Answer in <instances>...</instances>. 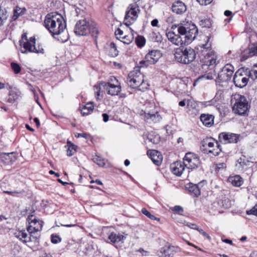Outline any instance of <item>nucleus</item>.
<instances>
[{"label": "nucleus", "instance_id": "f257e3e1", "mask_svg": "<svg viewBox=\"0 0 257 257\" xmlns=\"http://www.w3.org/2000/svg\"><path fill=\"white\" fill-rule=\"evenodd\" d=\"M177 27L179 35L176 34L172 31L166 33L168 40L177 46L190 44L195 39L198 33V29L193 24H179Z\"/></svg>", "mask_w": 257, "mask_h": 257}, {"label": "nucleus", "instance_id": "f03ea898", "mask_svg": "<svg viewBox=\"0 0 257 257\" xmlns=\"http://www.w3.org/2000/svg\"><path fill=\"white\" fill-rule=\"evenodd\" d=\"M103 89L106 90L107 94L111 96L118 95L121 91L120 82L113 76L109 77L107 82H100L94 86L93 90L97 100L99 99Z\"/></svg>", "mask_w": 257, "mask_h": 257}, {"label": "nucleus", "instance_id": "7ed1b4c3", "mask_svg": "<svg viewBox=\"0 0 257 257\" xmlns=\"http://www.w3.org/2000/svg\"><path fill=\"white\" fill-rule=\"evenodd\" d=\"M207 42L200 45L201 50L199 54L202 68L206 70L208 67L214 68L216 64L217 55L212 49L211 43L209 42V37H206Z\"/></svg>", "mask_w": 257, "mask_h": 257}, {"label": "nucleus", "instance_id": "20e7f679", "mask_svg": "<svg viewBox=\"0 0 257 257\" xmlns=\"http://www.w3.org/2000/svg\"><path fill=\"white\" fill-rule=\"evenodd\" d=\"M19 43L21 47V52L22 53H35L43 54L44 53V49L42 46L38 45L37 47H36L35 37H32L29 39H28L26 33L22 35L21 39L19 41Z\"/></svg>", "mask_w": 257, "mask_h": 257}, {"label": "nucleus", "instance_id": "39448f33", "mask_svg": "<svg viewBox=\"0 0 257 257\" xmlns=\"http://www.w3.org/2000/svg\"><path fill=\"white\" fill-rule=\"evenodd\" d=\"M185 46H180L179 48L176 49L174 56L177 62L186 64L194 60L196 58V53L193 48Z\"/></svg>", "mask_w": 257, "mask_h": 257}, {"label": "nucleus", "instance_id": "423d86ee", "mask_svg": "<svg viewBox=\"0 0 257 257\" xmlns=\"http://www.w3.org/2000/svg\"><path fill=\"white\" fill-rule=\"evenodd\" d=\"M127 82L128 85L132 88H138L142 91H144L149 87V84L144 81L143 74L138 70L133 71L128 74Z\"/></svg>", "mask_w": 257, "mask_h": 257}, {"label": "nucleus", "instance_id": "0eeeda50", "mask_svg": "<svg viewBox=\"0 0 257 257\" xmlns=\"http://www.w3.org/2000/svg\"><path fill=\"white\" fill-rule=\"evenodd\" d=\"M231 104L234 112L238 115H243L248 109L249 105L245 96L236 93L232 96Z\"/></svg>", "mask_w": 257, "mask_h": 257}, {"label": "nucleus", "instance_id": "6e6552de", "mask_svg": "<svg viewBox=\"0 0 257 257\" xmlns=\"http://www.w3.org/2000/svg\"><path fill=\"white\" fill-rule=\"evenodd\" d=\"M140 12L139 7L136 3L130 4L125 12L124 24L128 26L134 23L137 20Z\"/></svg>", "mask_w": 257, "mask_h": 257}, {"label": "nucleus", "instance_id": "1a4fd4ad", "mask_svg": "<svg viewBox=\"0 0 257 257\" xmlns=\"http://www.w3.org/2000/svg\"><path fill=\"white\" fill-rule=\"evenodd\" d=\"M202 147L206 153L212 154L214 156H218L221 152L220 145L211 138L204 140L202 143Z\"/></svg>", "mask_w": 257, "mask_h": 257}, {"label": "nucleus", "instance_id": "9d476101", "mask_svg": "<svg viewBox=\"0 0 257 257\" xmlns=\"http://www.w3.org/2000/svg\"><path fill=\"white\" fill-rule=\"evenodd\" d=\"M162 54L157 50L150 51L145 56L144 60L140 62V67L148 66L155 64L161 57Z\"/></svg>", "mask_w": 257, "mask_h": 257}, {"label": "nucleus", "instance_id": "9b49d317", "mask_svg": "<svg viewBox=\"0 0 257 257\" xmlns=\"http://www.w3.org/2000/svg\"><path fill=\"white\" fill-rule=\"evenodd\" d=\"M183 164L188 169L193 170L197 168L200 164L199 157L194 153H186L183 158Z\"/></svg>", "mask_w": 257, "mask_h": 257}, {"label": "nucleus", "instance_id": "f8f14e48", "mask_svg": "<svg viewBox=\"0 0 257 257\" xmlns=\"http://www.w3.org/2000/svg\"><path fill=\"white\" fill-rule=\"evenodd\" d=\"M27 221L29 224V226L27 227L29 233H34V231L39 232L42 229L43 221L38 219L35 215H29Z\"/></svg>", "mask_w": 257, "mask_h": 257}, {"label": "nucleus", "instance_id": "ddd939ff", "mask_svg": "<svg viewBox=\"0 0 257 257\" xmlns=\"http://www.w3.org/2000/svg\"><path fill=\"white\" fill-rule=\"evenodd\" d=\"M60 18V14L53 12L48 14L44 20V25L46 28L51 33L53 37H54V25L55 24L56 21L57 22V20Z\"/></svg>", "mask_w": 257, "mask_h": 257}, {"label": "nucleus", "instance_id": "4468645a", "mask_svg": "<svg viewBox=\"0 0 257 257\" xmlns=\"http://www.w3.org/2000/svg\"><path fill=\"white\" fill-rule=\"evenodd\" d=\"M74 33L78 36H86L90 32L89 22L86 19L78 21L75 24Z\"/></svg>", "mask_w": 257, "mask_h": 257}, {"label": "nucleus", "instance_id": "2eb2a0df", "mask_svg": "<svg viewBox=\"0 0 257 257\" xmlns=\"http://www.w3.org/2000/svg\"><path fill=\"white\" fill-rule=\"evenodd\" d=\"M234 71V67L230 64H227L218 73V79L222 82H228L231 79Z\"/></svg>", "mask_w": 257, "mask_h": 257}, {"label": "nucleus", "instance_id": "dca6fc26", "mask_svg": "<svg viewBox=\"0 0 257 257\" xmlns=\"http://www.w3.org/2000/svg\"><path fill=\"white\" fill-rule=\"evenodd\" d=\"M36 232L34 231V233H29V236H28L25 230L18 231L15 233L16 236L22 240L23 242L29 243L31 242H37L38 235H35Z\"/></svg>", "mask_w": 257, "mask_h": 257}, {"label": "nucleus", "instance_id": "f3484780", "mask_svg": "<svg viewBox=\"0 0 257 257\" xmlns=\"http://www.w3.org/2000/svg\"><path fill=\"white\" fill-rule=\"evenodd\" d=\"M233 80L236 87L242 88L247 85L248 78L242 73V70H238L235 72Z\"/></svg>", "mask_w": 257, "mask_h": 257}, {"label": "nucleus", "instance_id": "a211bd4d", "mask_svg": "<svg viewBox=\"0 0 257 257\" xmlns=\"http://www.w3.org/2000/svg\"><path fill=\"white\" fill-rule=\"evenodd\" d=\"M126 236L127 234L124 232L117 233L111 232L108 236V239L111 243L117 247L118 245L120 246L123 243Z\"/></svg>", "mask_w": 257, "mask_h": 257}, {"label": "nucleus", "instance_id": "6ab92c4d", "mask_svg": "<svg viewBox=\"0 0 257 257\" xmlns=\"http://www.w3.org/2000/svg\"><path fill=\"white\" fill-rule=\"evenodd\" d=\"M16 161L14 153H1V167L7 169Z\"/></svg>", "mask_w": 257, "mask_h": 257}, {"label": "nucleus", "instance_id": "aec40b11", "mask_svg": "<svg viewBox=\"0 0 257 257\" xmlns=\"http://www.w3.org/2000/svg\"><path fill=\"white\" fill-rule=\"evenodd\" d=\"M219 138L224 144L235 143L237 142L238 136L235 134L223 132L219 134Z\"/></svg>", "mask_w": 257, "mask_h": 257}, {"label": "nucleus", "instance_id": "412c9836", "mask_svg": "<svg viewBox=\"0 0 257 257\" xmlns=\"http://www.w3.org/2000/svg\"><path fill=\"white\" fill-rule=\"evenodd\" d=\"M202 182L197 184L189 183L186 184L185 188L190 192L191 195L197 197L200 195V186Z\"/></svg>", "mask_w": 257, "mask_h": 257}, {"label": "nucleus", "instance_id": "4be33fe9", "mask_svg": "<svg viewBox=\"0 0 257 257\" xmlns=\"http://www.w3.org/2000/svg\"><path fill=\"white\" fill-rule=\"evenodd\" d=\"M249 39L251 44L249 48V55L250 56L257 55V33L253 32Z\"/></svg>", "mask_w": 257, "mask_h": 257}, {"label": "nucleus", "instance_id": "5701e85b", "mask_svg": "<svg viewBox=\"0 0 257 257\" xmlns=\"http://www.w3.org/2000/svg\"><path fill=\"white\" fill-rule=\"evenodd\" d=\"M185 166L182 162H176L170 166L171 172L177 176H180L185 171Z\"/></svg>", "mask_w": 257, "mask_h": 257}, {"label": "nucleus", "instance_id": "b1692460", "mask_svg": "<svg viewBox=\"0 0 257 257\" xmlns=\"http://www.w3.org/2000/svg\"><path fill=\"white\" fill-rule=\"evenodd\" d=\"M54 36L58 35L63 32L66 27V25L63 17L60 15V18L57 20L54 25Z\"/></svg>", "mask_w": 257, "mask_h": 257}, {"label": "nucleus", "instance_id": "393cba45", "mask_svg": "<svg viewBox=\"0 0 257 257\" xmlns=\"http://www.w3.org/2000/svg\"><path fill=\"white\" fill-rule=\"evenodd\" d=\"M174 246L169 245L161 247L157 252L159 257H173Z\"/></svg>", "mask_w": 257, "mask_h": 257}, {"label": "nucleus", "instance_id": "a878e982", "mask_svg": "<svg viewBox=\"0 0 257 257\" xmlns=\"http://www.w3.org/2000/svg\"><path fill=\"white\" fill-rule=\"evenodd\" d=\"M250 162L246 159L244 156H242L237 160L235 164L236 168L239 172H244L249 166Z\"/></svg>", "mask_w": 257, "mask_h": 257}, {"label": "nucleus", "instance_id": "bb28decb", "mask_svg": "<svg viewBox=\"0 0 257 257\" xmlns=\"http://www.w3.org/2000/svg\"><path fill=\"white\" fill-rule=\"evenodd\" d=\"M172 11L177 14H182L186 11L185 5L181 1L175 2L172 7Z\"/></svg>", "mask_w": 257, "mask_h": 257}, {"label": "nucleus", "instance_id": "cd10ccee", "mask_svg": "<svg viewBox=\"0 0 257 257\" xmlns=\"http://www.w3.org/2000/svg\"><path fill=\"white\" fill-rule=\"evenodd\" d=\"M200 119L205 126L210 127L214 123V117L211 114H202L200 116Z\"/></svg>", "mask_w": 257, "mask_h": 257}, {"label": "nucleus", "instance_id": "c85d7f7f", "mask_svg": "<svg viewBox=\"0 0 257 257\" xmlns=\"http://www.w3.org/2000/svg\"><path fill=\"white\" fill-rule=\"evenodd\" d=\"M150 156L154 164L158 166L161 164L163 157L160 152L156 150H152L150 151Z\"/></svg>", "mask_w": 257, "mask_h": 257}, {"label": "nucleus", "instance_id": "c756f323", "mask_svg": "<svg viewBox=\"0 0 257 257\" xmlns=\"http://www.w3.org/2000/svg\"><path fill=\"white\" fill-rule=\"evenodd\" d=\"M145 118L147 121L151 122L153 121L154 122H158L160 121L161 117L157 111L155 112H148L145 113Z\"/></svg>", "mask_w": 257, "mask_h": 257}, {"label": "nucleus", "instance_id": "7c9ffc66", "mask_svg": "<svg viewBox=\"0 0 257 257\" xmlns=\"http://www.w3.org/2000/svg\"><path fill=\"white\" fill-rule=\"evenodd\" d=\"M94 109L93 102H89L83 105L80 109L81 114L83 116L88 115L93 112Z\"/></svg>", "mask_w": 257, "mask_h": 257}, {"label": "nucleus", "instance_id": "2f4dec72", "mask_svg": "<svg viewBox=\"0 0 257 257\" xmlns=\"http://www.w3.org/2000/svg\"><path fill=\"white\" fill-rule=\"evenodd\" d=\"M228 181L235 187L241 186L243 182L242 178L239 175H237L230 176L228 178Z\"/></svg>", "mask_w": 257, "mask_h": 257}, {"label": "nucleus", "instance_id": "473e14b6", "mask_svg": "<svg viewBox=\"0 0 257 257\" xmlns=\"http://www.w3.org/2000/svg\"><path fill=\"white\" fill-rule=\"evenodd\" d=\"M147 140L154 144H157L160 142V137L156 133L151 132L148 135Z\"/></svg>", "mask_w": 257, "mask_h": 257}, {"label": "nucleus", "instance_id": "72a5a7b5", "mask_svg": "<svg viewBox=\"0 0 257 257\" xmlns=\"http://www.w3.org/2000/svg\"><path fill=\"white\" fill-rule=\"evenodd\" d=\"M209 68V71L206 72L204 75L198 78L199 80L206 79V80H212L216 76V73L214 68Z\"/></svg>", "mask_w": 257, "mask_h": 257}, {"label": "nucleus", "instance_id": "f704fd0d", "mask_svg": "<svg viewBox=\"0 0 257 257\" xmlns=\"http://www.w3.org/2000/svg\"><path fill=\"white\" fill-rule=\"evenodd\" d=\"M65 147L67 148V155L70 157L73 156L76 152L77 146L72 143L70 141H67Z\"/></svg>", "mask_w": 257, "mask_h": 257}, {"label": "nucleus", "instance_id": "c9c22d12", "mask_svg": "<svg viewBox=\"0 0 257 257\" xmlns=\"http://www.w3.org/2000/svg\"><path fill=\"white\" fill-rule=\"evenodd\" d=\"M26 10L25 8H20L19 6H17L14 10V15L12 17V20L15 21L19 17L23 15Z\"/></svg>", "mask_w": 257, "mask_h": 257}, {"label": "nucleus", "instance_id": "e433bc0d", "mask_svg": "<svg viewBox=\"0 0 257 257\" xmlns=\"http://www.w3.org/2000/svg\"><path fill=\"white\" fill-rule=\"evenodd\" d=\"M18 98V95L16 91L12 88L11 90L9 91L8 96L4 98V100L12 103L14 102Z\"/></svg>", "mask_w": 257, "mask_h": 257}, {"label": "nucleus", "instance_id": "4c0bfd02", "mask_svg": "<svg viewBox=\"0 0 257 257\" xmlns=\"http://www.w3.org/2000/svg\"><path fill=\"white\" fill-rule=\"evenodd\" d=\"M12 88V87L8 83L4 84L1 83V94L4 100L6 96H8L7 95H8L9 91L11 90Z\"/></svg>", "mask_w": 257, "mask_h": 257}, {"label": "nucleus", "instance_id": "58836bf2", "mask_svg": "<svg viewBox=\"0 0 257 257\" xmlns=\"http://www.w3.org/2000/svg\"><path fill=\"white\" fill-rule=\"evenodd\" d=\"M110 50H109V54L112 57H116L118 55V51L116 49V45L115 43L113 42H111L110 44Z\"/></svg>", "mask_w": 257, "mask_h": 257}, {"label": "nucleus", "instance_id": "ea45409f", "mask_svg": "<svg viewBox=\"0 0 257 257\" xmlns=\"http://www.w3.org/2000/svg\"><path fill=\"white\" fill-rule=\"evenodd\" d=\"M93 162L100 167H103L105 163L104 159L101 157L96 155L93 158Z\"/></svg>", "mask_w": 257, "mask_h": 257}, {"label": "nucleus", "instance_id": "a19ab883", "mask_svg": "<svg viewBox=\"0 0 257 257\" xmlns=\"http://www.w3.org/2000/svg\"><path fill=\"white\" fill-rule=\"evenodd\" d=\"M142 213L150 218L152 220H156L157 221H160V218L155 217L154 215L152 214L148 210H147L145 208H143L141 210Z\"/></svg>", "mask_w": 257, "mask_h": 257}, {"label": "nucleus", "instance_id": "79ce46f5", "mask_svg": "<svg viewBox=\"0 0 257 257\" xmlns=\"http://www.w3.org/2000/svg\"><path fill=\"white\" fill-rule=\"evenodd\" d=\"M134 39V36L133 34H132L131 35H124L122 37V39L120 40V41L123 43L124 44H130Z\"/></svg>", "mask_w": 257, "mask_h": 257}, {"label": "nucleus", "instance_id": "37998d69", "mask_svg": "<svg viewBox=\"0 0 257 257\" xmlns=\"http://www.w3.org/2000/svg\"><path fill=\"white\" fill-rule=\"evenodd\" d=\"M146 40L144 37L138 36L136 39L137 45L139 47H143L145 44Z\"/></svg>", "mask_w": 257, "mask_h": 257}, {"label": "nucleus", "instance_id": "c03bdc74", "mask_svg": "<svg viewBox=\"0 0 257 257\" xmlns=\"http://www.w3.org/2000/svg\"><path fill=\"white\" fill-rule=\"evenodd\" d=\"M200 25L204 28H209L211 26V21L209 19H202L200 21Z\"/></svg>", "mask_w": 257, "mask_h": 257}, {"label": "nucleus", "instance_id": "a18cd8bd", "mask_svg": "<svg viewBox=\"0 0 257 257\" xmlns=\"http://www.w3.org/2000/svg\"><path fill=\"white\" fill-rule=\"evenodd\" d=\"M11 68L14 71L15 74H18L21 70L20 66L17 63L12 62L11 63Z\"/></svg>", "mask_w": 257, "mask_h": 257}, {"label": "nucleus", "instance_id": "49530a36", "mask_svg": "<svg viewBox=\"0 0 257 257\" xmlns=\"http://www.w3.org/2000/svg\"><path fill=\"white\" fill-rule=\"evenodd\" d=\"M51 242L53 243H58L61 241V237L56 234H52L51 236Z\"/></svg>", "mask_w": 257, "mask_h": 257}, {"label": "nucleus", "instance_id": "de8ad7c7", "mask_svg": "<svg viewBox=\"0 0 257 257\" xmlns=\"http://www.w3.org/2000/svg\"><path fill=\"white\" fill-rule=\"evenodd\" d=\"M151 37H152V40L155 42H160L162 39V37L159 33L153 32L151 34Z\"/></svg>", "mask_w": 257, "mask_h": 257}, {"label": "nucleus", "instance_id": "09e8293b", "mask_svg": "<svg viewBox=\"0 0 257 257\" xmlns=\"http://www.w3.org/2000/svg\"><path fill=\"white\" fill-rule=\"evenodd\" d=\"M182 223L184 225H186L192 229H194V230L198 229V227L197 226V225L196 224H195L194 223H192L188 222H187L185 221L183 222Z\"/></svg>", "mask_w": 257, "mask_h": 257}, {"label": "nucleus", "instance_id": "8fccbe9b", "mask_svg": "<svg viewBox=\"0 0 257 257\" xmlns=\"http://www.w3.org/2000/svg\"><path fill=\"white\" fill-rule=\"evenodd\" d=\"M248 215H254L257 216V205L253 206L251 209L246 211Z\"/></svg>", "mask_w": 257, "mask_h": 257}, {"label": "nucleus", "instance_id": "3c124183", "mask_svg": "<svg viewBox=\"0 0 257 257\" xmlns=\"http://www.w3.org/2000/svg\"><path fill=\"white\" fill-rule=\"evenodd\" d=\"M115 35L117 38V39L120 40L122 39V37L124 36L123 35V32L121 29L118 28L117 30L115 31Z\"/></svg>", "mask_w": 257, "mask_h": 257}, {"label": "nucleus", "instance_id": "603ef678", "mask_svg": "<svg viewBox=\"0 0 257 257\" xmlns=\"http://www.w3.org/2000/svg\"><path fill=\"white\" fill-rule=\"evenodd\" d=\"M172 211L179 214H182L183 212V208L181 206L176 205L173 208Z\"/></svg>", "mask_w": 257, "mask_h": 257}, {"label": "nucleus", "instance_id": "864d4df0", "mask_svg": "<svg viewBox=\"0 0 257 257\" xmlns=\"http://www.w3.org/2000/svg\"><path fill=\"white\" fill-rule=\"evenodd\" d=\"M201 5H207L210 4L212 0H197Z\"/></svg>", "mask_w": 257, "mask_h": 257}, {"label": "nucleus", "instance_id": "5fc2aeb1", "mask_svg": "<svg viewBox=\"0 0 257 257\" xmlns=\"http://www.w3.org/2000/svg\"><path fill=\"white\" fill-rule=\"evenodd\" d=\"M72 222H73L71 223L62 224V225L63 226H65V227H71L76 226L77 224H76V220H74V221H72Z\"/></svg>", "mask_w": 257, "mask_h": 257}, {"label": "nucleus", "instance_id": "6e6d98bb", "mask_svg": "<svg viewBox=\"0 0 257 257\" xmlns=\"http://www.w3.org/2000/svg\"><path fill=\"white\" fill-rule=\"evenodd\" d=\"M218 99V97L217 96H215V97L212 100H211L210 101H209L207 102V103H208V104L207 105H216V102Z\"/></svg>", "mask_w": 257, "mask_h": 257}, {"label": "nucleus", "instance_id": "4d7b16f0", "mask_svg": "<svg viewBox=\"0 0 257 257\" xmlns=\"http://www.w3.org/2000/svg\"><path fill=\"white\" fill-rule=\"evenodd\" d=\"M75 137L77 138H86L87 137V135L86 133H77L75 135Z\"/></svg>", "mask_w": 257, "mask_h": 257}, {"label": "nucleus", "instance_id": "13d9d810", "mask_svg": "<svg viewBox=\"0 0 257 257\" xmlns=\"http://www.w3.org/2000/svg\"><path fill=\"white\" fill-rule=\"evenodd\" d=\"M251 72L254 75L255 78H257V65L254 66Z\"/></svg>", "mask_w": 257, "mask_h": 257}, {"label": "nucleus", "instance_id": "bf43d9fd", "mask_svg": "<svg viewBox=\"0 0 257 257\" xmlns=\"http://www.w3.org/2000/svg\"><path fill=\"white\" fill-rule=\"evenodd\" d=\"M102 116V117H103V120L105 122H106L107 121H108V119H109V116H108V115L107 114H106V113H103Z\"/></svg>", "mask_w": 257, "mask_h": 257}, {"label": "nucleus", "instance_id": "052dcab7", "mask_svg": "<svg viewBox=\"0 0 257 257\" xmlns=\"http://www.w3.org/2000/svg\"><path fill=\"white\" fill-rule=\"evenodd\" d=\"M158 23H159L158 20L157 19H154L151 22V25L153 27H157L158 26Z\"/></svg>", "mask_w": 257, "mask_h": 257}, {"label": "nucleus", "instance_id": "680f3d73", "mask_svg": "<svg viewBox=\"0 0 257 257\" xmlns=\"http://www.w3.org/2000/svg\"><path fill=\"white\" fill-rule=\"evenodd\" d=\"M226 167V165L225 163H219L217 165V169H220L221 168H224Z\"/></svg>", "mask_w": 257, "mask_h": 257}, {"label": "nucleus", "instance_id": "e2e57ef3", "mask_svg": "<svg viewBox=\"0 0 257 257\" xmlns=\"http://www.w3.org/2000/svg\"><path fill=\"white\" fill-rule=\"evenodd\" d=\"M174 21V18L172 16H169L166 19V22L168 23H172Z\"/></svg>", "mask_w": 257, "mask_h": 257}, {"label": "nucleus", "instance_id": "0e129e2a", "mask_svg": "<svg viewBox=\"0 0 257 257\" xmlns=\"http://www.w3.org/2000/svg\"><path fill=\"white\" fill-rule=\"evenodd\" d=\"M138 251L141 253L143 255H147L148 254V251L144 250L143 248H140Z\"/></svg>", "mask_w": 257, "mask_h": 257}, {"label": "nucleus", "instance_id": "69168bd1", "mask_svg": "<svg viewBox=\"0 0 257 257\" xmlns=\"http://www.w3.org/2000/svg\"><path fill=\"white\" fill-rule=\"evenodd\" d=\"M34 121L36 123L37 127H39L40 126V123L39 119L37 117H35L34 119Z\"/></svg>", "mask_w": 257, "mask_h": 257}, {"label": "nucleus", "instance_id": "338daca9", "mask_svg": "<svg viewBox=\"0 0 257 257\" xmlns=\"http://www.w3.org/2000/svg\"><path fill=\"white\" fill-rule=\"evenodd\" d=\"M202 235H203L204 237H206L209 240L211 239V237L204 231L202 233Z\"/></svg>", "mask_w": 257, "mask_h": 257}, {"label": "nucleus", "instance_id": "774afa93", "mask_svg": "<svg viewBox=\"0 0 257 257\" xmlns=\"http://www.w3.org/2000/svg\"><path fill=\"white\" fill-rule=\"evenodd\" d=\"M250 257H257V251H253L250 254Z\"/></svg>", "mask_w": 257, "mask_h": 257}]
</instances>
